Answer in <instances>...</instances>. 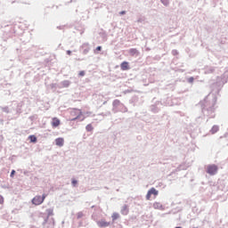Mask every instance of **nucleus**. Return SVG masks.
<instances>
[{"label":"nucleus","mask_w":228,"mask_h":228,"mask_svg":"<svg viewBox=\"0 0 228 228\" xmlns=\"http://www.w3.org/2000/svg\"><path fill=\"white\" fill-rule=\"evenodd\" d=\"M120 67H121V70H129V62L123 61Z\"/></svg>","instance_id":"nucleus-7"},{"label":"nucleus","mask_w":228,"mask_h":228,"mask_svg":"<svg viewBox=\"0 0 228 228\" xmlns=\"http://www.w3.org/2000/svg\"><path fill=\"white\" fill-rule=\"evenodd\" d=\"M64 143L65 140L62 137L55 139V145H57L58 147H63Z\"/></svg>","instance_id":"nucleus-5"},{"label":"nucleus","mask_w":228,"mask_h":228,"mask_svg":"<svg viewBox=\"0 0 228 228\" xmlns=\"http://www.w3.org/2000/svg\"><path fill=\"white\" fill-rule=\"evenodd\" d=\"M45 199V197H43V200Z\"/></svg>","instance_id":"nucleus-26"},{"label":"nucleus","mask_w":228,"mask_h":228,"mask_svg":"<svg viewBox=\"0 0 228 228\" xmlns=\"http://www.w3.org/2000/svg\"><path fill=\"white\" fill-rule=\"evenodd\" d=\"M13 175H15V170H12V171L11 172V177H13Z\"/></svg>","instance_id":"nucleus-19"},{"label":"nucleus","mask_w":228,"mask_h":228,"mask_svg":"<svg viewBox=\"0 0 228 228\" xmlns=\"http://www.w3.org/2000/svg\"><path fill=\"white\" fill-rule=\"evenodd\" d=\"M42 202L43 201H41V200H36V201H32V204H34V205H40V204H42Z\"/></svg>","instance_id":"nucleus-13"},{"label":"nucleus","mask_w":228,"mask_h":228,"mask_svg":"<svg viewBox=\"0 0 228 228\" xmlns=\"http://www.w3.org/2000/svg\"><path fill=\"white\" fill-rule=\"evenodd\" d=\"M161 3L164 4L165 6H168V0H161Z\"/></svg>","instance_id":"nucleus-14"},{"label":"nucleus","mask_w":228,"mask_h":228,"mask_svg":"<svg viewBox=\"0 0 228 228\" xmlns=\"http://www.w3.org/2000/svg\"><path fill=\"white\" fill-rule=\"evenodd\" d=\"M190 83H193V77L189 78Z\"/></svg>","instance_id":"nucleus-24"},{"label":"nucleus","mask_w":228,"mask_h":228,"mask_svg":"<svg viewBox=\"0 0 228 228\" xmlns=\"http://www.w3.org/2000/svg\"><path fill=\"white\" fill-rule=\"evenodd\" d=\"M84 216V214L82 212L77 213V217L79 219Z\"/></svg>","instance_id":"nucleus-15"},{"label":"nucleus","mask_w":228,"mask_h":228,"mask_svg":"<svg viewBox=\"0 0 228 228\" xmlns=\"http://www.w3.org/2000/svg\"><path fill=\"white\" fill-rule=\"evenodd\" d=\"M29 140L30 142H32L33 143L37 142V136L35 135H30L29 136Z\"/></svg>","instance_id":"nucleus-12"},{"label":"nucleus","mask_w":228,"mask_h":228,"mask_svg":"<svg viewBox=\"0 0 228 228\" xmlns=\"http://www.w3.org/2000/svg\"><path fill=\"white\" fill-rule=\"evenodd\" d=\"M154 207H155L156 208H159V203L156 202V203L154 204Z\"/></svg>","instance_id":"nucleus-23"},{"label":"nucleus","mask_w":228,"mask_h":228,"mask_svg":"<svg viewBox=\"0 0 228 228\" xmlns=\"http://www.w3.org/2000/svg\"><path fill=\"white\" fill-rule=\"evenodd\" d=\"M78 76H80L81 77H83V76H85V71H80V72L78 73Z\"/></svg>","instance_id":"nucleus-16"},{"label":"nucleus","mask_w":228,"mask_h":228,"mask_svg":"<svg viewBox=\"0 0 228 228\" xmlns=\"http://www.w3.org/2000/svg\"><path fill=\"white\" fill-rule=\"evenodd\" d=\"M110 223H108V222H105L104 220H102V221H100L99 223H98V225H99V227H101V228H106V227H108V226H110Z\"/></svg>","instance_id":"nucleus-6"},{"label":"nucleus","mask_w":228,"mask_h":228,"mask_svg":"<svg viewBox=\"0 0 228 228\" xmlns=\"http://www.w3.org/2000/svg\"><path fill=\"white\" fill-rule=\"evenodd\" d=\"M218 172V167L216 165H209L207 167V173L209 174V175H215Z\"/></svg>","instance_id":"nucleus-3"},{"label":"nucleus","mask_w":228,"mask_h":228,"mask_svg":"<svg viewBox=\"0 0 228 228\" xmlns=\"http://www.w3.org/2000/svg\"><path fill=\"white\" fill-rule=\"evenodd\" d=\"M72 184H73V186H76V184H77V180H72Z\"/></svg>","instance_id":"nucleus-17"},{"label":"nucleus","mask_w":228,"mask_h":228,"mask_svg":"<svg viewBox=\"0 0 228 228\" xmlns=\"http://www.w3.org/2000/svg\"><path fill=\"white\" fill-rule=\"evenodd\" d=\"M67 54H69V56H70V54H72V52L70 50H68Z\"/></svg>","instance_id":"nucleus-22"},{"label":"nucleus","mask_w":228,"mask_h":228,"mask_svg":"<svg viewBox=\"0 0 228 228\" xmlns=\"http://www.w3.org/2000/svg\"><path fill=\"white\" fill-rule=\"evenodd\" d=\"M158 194H159L158 190H156V189L153 187V188H151V189L148 191V193H147V195H146V199H147L148 200H151V199H156V197H158Z\"/></svg>","instance_id":"nucleus-2"},{"label":"nucleus","mask_w":228,"mask_h":228,"mask_svg":"<svg viewBox=\"0 0 228 228\" xmlns=\"http://www.w3.org/2000/svg\"><path fill=\"white\" fill-rule=\"evenodd\" d=\"M120 15H126V11H122L119 12Z\"/></svg>","instance_id":"nucleus-21"},{"label":"nucleus","mask_w":228,"mask_h":228,"mask_svg":"<svg viewBox=\"0 0 228 228\" xmlns=\"http://www.w3.org/2000/svg\"><path fill=\"white\" fill-rule=\"evenodd\" d=\"M175 228H182L181 226H176Z\"/></svg>","instance_id":"nucleus-25"},{"label":"nucleus","mask_w":228,"mask_h":228,"mask_svg":"<svg viewBox=\"0 0 228 228\" xmlns=\"http://www.w3.org/2000/svg\"><path fill=\"white\" fill-rule=\"evenodd\" d=\"M96 51H102V46H98V47L96 48Z\"/></svg>","instance_id":"nucleus-20"},{"label":"nucleus","mask_w":228,"mask_h":228,"mask_svg":"<svg viewBox=\"0 0 228 228\" xmlns=\"http://www.w3.org/2000/svg\"><path fill=\"white\" fill-rule=\"evenodd\" d=\"M51 124H52V127L55 128V127H59L60 124H61V121L58 118H53Z\"/></svg>","instance_id":"nucleus-4"},{"label":"nucleus","mask_w":228,"mask_h":228,"mask_svg":"<svg viewBox=\"0 0 228 228\" xmlns=\"http://www.w3.org/2000/svg\"><path fill=\"white\" fill-rule=\"evenodd\" d=\"M86 129L88 133L94 131V126H92V124H88L86 126Z\"/></svg>","instance_id":"nucleus-11"},{"label":"nucleus","mask_w":228,"mask_h":228,"mask_svg":"<svg viewBox=\"0 0 228 228\" xmlns=\"http://www.w3.org/2000/svg\"><path fill=\"white\" fill-rule=\"evenodd\" d=\"M129 213V209L126 206L123 207L122 209H121V214L123 216H127Z\"/></svg>","instance_id":"nucleus-8"},{"label":"nucleus","mask_w":228,"mask_h":228,"mask_svg":"<svg viewBox=\"0 0 228 228\" xmlns=\"http://www.w3.org/2000/svg\"><path fill=\"white\" fill-rule=\"evenodd\" d=\"M219 129L220 128L218 127V126H214L211 129L212 134H215V133H218Z\"/></svg>","instance_id":"nucleus-10"},{"label":"nucleus","mask_w":228,"mask_h":228,"mask_svg":"<svg viewBox=\"0 0 228 228\" xmlns=\"http://www.w3.org/2000/svg\"><path fill=\"white\" fill-rule=\"evenodd\" d=\"M82 115H83V111H81V110L79 109H73L70 111V117L72 121L77 120V118H80Z\"/></svg>","instance_id":"nucleus-1"},{"label":"nucleus","mask_w":228,"mask_h":228,"mask_svg":"<svg viewBox=\"0 0 228 228\" xmlns=\"http://www.w3.org/2000/svg\"><path fill=\"white\" fill-rule=\"evenodd\" d=\"M130 53H132L133 54H135L136 49H131V50H130Z\"/></svg>","instance_id":"nucleus-18"},{"label":"nucleus","mask_w":228,"mask_h":228,"mask_svg":"<svg viewBox=\"0 0 228 228\" xmlns=\"http://www.w3.org/2000/svg\"><path fill=\"white\" fill-rule=\"evenodd\" d=\"M112 221L115 222L117 221L118 218H120V215L118 213H113L111 216Z\"/></svg>","instance_id":"nucleus-9"}]
</instances>
